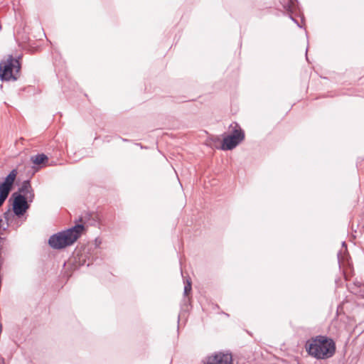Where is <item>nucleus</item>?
<instances>
[{"label":"nucleus","instance_id":"obj_16","mask_svg":"<svg viewBox=\"0 0 364 364\" xmlns=\"http://www.w3.org/2000/svg\"><path fill=\"white\" fill-rule=\"evenodd\" d=\"M0 364H4V359L2 357H0Z\"/></svg>","mask_w":364,"mask_h":364},{"label":"nucleus","instance_id":"obj_3","mask_svg":"<svg viewBox=\"0 0 364 364\" xmlns=\"http://www.w3.org/2000/svg\"><path fill=\"white\" fill-rule=\"evenodd\" d=\"M19 58L9 55L0 62V80L1 81L16 80L20 75L21 68Z\"/></svg>","mask_w":364,"mask_h":364},{"label":"nucleus","instance_id":"obj_17","mask_svg":"<svg viewBox=\"0 0 364 364\" xmlns=\"http://www.w3.org/2000/svg\"><path fill=\"white\" fill-rule=\"evenodd\" d=\"M291 18L292 21H294L295 23H296L299 26H300L299 25L298 22L293 17H291Z\"/></svg>","mask_w":364,"mask_h":364},{"label":"nucleus","instance_id":"obj_15","mask_svg":"<svg viewBox=\"0 0 364 364\" xmlns=\"http://www.w3.org/2000/svg\"><path fill=\"white\" fill-rule=\"evenodd\" d=\"M9 210L4 213V218L6 220L9 219Z\"/></svg>","mask_w":364,"mask_h":364},{"label":"nucleus","instance_id":"obj_13","mask_svg":"<svg viewBox=\"0 0 364 364\" xmlns=\"http://www.w3.org/2000/svg\"><path fill=\"white\" fill-rule=\"evenodd\" d=\"M191 291V282L188 281L184 287V294L187 295Z\"/></svg>","mask_w":364,"mask_h":364},{"label":"nucleus","instance_id":"obj_9","mask_svg":"<svg viewBox=\"0 0 364 364\" xmlns=\"http://www.w3.org/2000/svg\"><path fill=\"white\" fill-rule=\"evenodd\" d=\"M229 129V135L235 136L237 138L240 139V140L245 139V132L242 129L239 124L234 122L230 124Z\"/></svg>","mask_w":364,"mask_h":364},{"label":"nucleus","instance_id":"obj_1","mask_svg":"<svg viewBox=\"0 0 364 364\" xmlns=\"http://www.w3.org/2000/svg\"><path fill=\"white\" fill-rule=\"evenodd\" d=\"M309 355L317 360H325L333 356L336 347L334 341L326 336H317L306 343Z\"/></svg>","mask_w":364,"mask_h":364},{"label":"nucleus","instance_id":"obj_6","mask_svg":"<svg viewBox=\"0 0 364 364\" xmlns=\"http://www.w3.org/2000/svg\"><path fill=\"white\" fill-rule=\"evenodd\" d=\"M232 357L230 353L219 352L208 358V364H232Z\"/></svg>","mask_w":364,"mask_h":364},{"label":"nucleus","instance_id":"obj_5","mask_svg":"<svg viewBox=\"0 0 364 364\" xmlns=\"http://www.w3.org/2000/svg\"><path fill=\"white\" fill-rule=\"evenodd\" d=\"M17 173V171L16 169H13L6 176L4 181L0 183V200L1 202H5L10 192L13 189Z\"/></svg>","mask_w":364,"mask_h":364},{"label":"nucleus","instance_id":"obj_20","mask_svg":"<svg viewBox=\"0 0 364 364\" xmlns=\"http://www.w3.org/2000/svg\"><path fill=\"white\" fill-rule=\"evenodd\" d=\"M345 245H346V242H343V246H345Z\"/></svg>","mask_w":364,"mask_h":364},{"label":"nucleus","instance_id":"obj_12","mask_svg":"<svg viewBox=\"0 0 364 364\" xmlns=\"http://www.w3.org/2000/svg\"><path fill=\"white\" fill-rule=\"evenodd\" d=\"M353 293L355 295L364 298V284L361 287V288L358 289V290H353Z\"/></svg>","mask_w":364,"mask_h":364},{"label":"nucleus","instance_id":"obj_14","mask_svg":"<svg viewBox=\"0 0 364 364\" xmlns=\"http://www.w3.org/2000/svg\"><path fill=\"white\" fill-rule=\"evenodd\" d=\"M364 284V283L361 282H355L353 284V287H352V291L353 292V290H358V289L361 288V287Z\"/></svg>","mask_w":364,"mask_h":364},{"label":"nucleus","instance_id":"obj_2","mask_svg":"<svg viewBox=\"0 0 364 364\" xmlns=\"http://www.w3.org/2000/svg\"><path fill=\"white\" fill-rule=\"evenodd\" d=\"M83 230V225L77 224L66 230L51 235L48 244L55 250L65 248L73 245L80 237Z\"/></svg>","mask_w":364,"mask_h":364},{"label":"nucleus","instance_id":"obj_11","mask_svg":"<svg viewBox=\"0 0 364 364\" xmlns=\"http://www.w3.org/2000/svg\"><path fill=\"white\" fill-rule=\"evenodd\" d=\"M284 8L289 13L296 12L298 9L297 0H289L288 2L284 5Z\"/></svg>","mask_w":364,"mask_h":364},{"label":"nucleus","instance_id":"obj_8","mask_svg":"<svg viewBox=\"0 0 364 364\" xmlns=\"http://www.w3.org/2000/svg\"><path fill=\"white\" fill-rule=\"evenodd\" d=\"M17 193H20L23 196H27L29 202H33L35 197L33 189L32 188L30 181L28 180H26L22 183Z\"/></svg>","mask_w":364,"mask_h":364},{"label":"nucleus","instance_id":"obj_10","mask_svg":"<svg viewBox=\"0 0 364 364\" xmlns=\"http://www.w3.org/2000/svg\"><path fill=\"white\" fill-rule=\"evenodd\" d=\"M31 161L38 166L46 165L48 161V156L44 154H38L35 156H31Z\"/></svg>","mask_w":364,"mask_h":364},{"label":"nucleus","instance_id":"obj_4","mask_svg":"<svg viewBox=\"0 0 364 364\" xmlns=\"http://www.w3.org/2000/svg\"><path fill=\"white\" fill-rule=\"evenodd\" d=\"M11 200H13V212L18 218L23 216L30 208L28 198L20 193H13L10 198Z\"/></svg>","mask_w":364,"mask_h":364},{"label":"nucleus","instance_id":"obj_7","mask_svg":"<svg viewBox=\"0 0 364 364\" xmlns=\"http://www.w3.org/2000/svg\"><path fill=\"white\" fill-rule=\"evenodd\" d=\"M242 141L235 136L228 134L223 138L220 149L223 151L232 150Z\"/></svg>","mask_w":364,"mask_h":364},{"label":"nucleus","instance_id":"obj_19","mask_svg":"<svg viewBox=\"0 0 364 364\" xmlns=\"http://www.w3.org/2000/svg\"><path fill=\"white\" fill-rule=\"evenodd\" d=\"M3 204H4V203H3V202H1V201L0 200V207H1Z\"/></svg>","mask_w":364,"mask_h":364},{"label":"nucleus","instance_id":"obj_18","mask_svg":"<svg viewBox=\"0 0 364 364\" xmlns=\"http://www.w3.org/2000/svg\"><path fill=\"white\" fill-rule=\"evenodd\" d=\"M340 255H341V253H340V252H338V262H340Z\"/></svg>","mask_w":364,"mask_h":364}]
</instances>
